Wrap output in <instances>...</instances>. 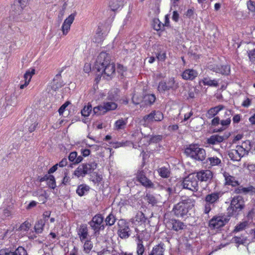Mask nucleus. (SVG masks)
Instances as JSON below:
<instances>
[{"instance_id":"obj_1","label":"nucleus","mask_w":255,"mask_h":255,"mask_svg":"<svg viewBox=\"0 0 255 255\" xmlns=\"http://www.w3.org/2000/svg\"><path fill=\"white\" fill-rule=\"evenodd\" d=\"M95 68L98 72L102 71L108 77L112 76L115 72V66L111 62L109 54L102 52L99 55L95 63Z\"/></svg>"},{"instance_id":"obj_2","label":"nucleus","mask_w":255,"mask_h":255,"mask_svg":"<svg viewBox=\"0 0 255 255\" xmlns=\"http://www.w3.org/2000/svg\"><path fill=\"white\" fill-rule=\"evenodd\" d=\"M195 200L187 197L175 204L172 209L174 215L177 218H186L190 215L189 211L195 206Z\"/></svg>"},{"instance_id":"obj_3","label":"nucleus","mask_w":255,"mask_h":255,"mask_svg":"<svg viewBox=\"0 0 255 255\" xmlns=\"http://www.w3.org/2000/svg\"><path fill=\"white\" fill-rule=\"evenodd\" d=\"M245 207L244 198L241 196H235L231 200L230 206L228 208L229 216L235 218L241 215Z\"/></svg>"},{"instance_id":"obj_4","label":"nucleus","mask_w":255,"mask_h":255,"mask_svg":"<svg viewBox=\"0 0 255 255\" xmlns=\"http://www.w3.org/2000/svg\"><path fill=\"white\" fill-rule=\"evenodd\" d=\"M185 154L199 161L204 160L206 157L205 150L196 144H190L185 149Z\"/></svg>"},{"instance_id":"obj_5","label":"nucleus","mask_w":255,"mask_h":255,"mask_svg":"<svg viewBox=\"0 0 255 255\" xmlns=\"http://www.w3.org/2000/svg\"><path fill=\"white\" fill-rule=\"evenodd\" d=\"M179 87L178 82H176L173 77L169 78L167 80H162L158 83L157 90L161 94L166 92L176 91Z\"/></svg>"},{"instance_id":"obj_6","label":"nucleus","mask_w":255,"mask_h":255,"mask_svg":"<svg viewBox=\"0 0 255 255\" xmlns=\"http://www.w3.org/2000/svg\"><path fill=\"white\" fill-rule=\"evenodd\" d=\"M104 216L101 214L95 215L92 220L88 222V224L94 231L95 236L100 234V231L104 230L105 225L104 224Z\"/></svg>"},{"instance_id":"obj_7","label":"nucleus","mask_w":255,"mask_h":255,"mask_svg":"<svg viewBox=\"0 0 255 255\" xmlns=\"http://www.w3.org/2000/svg\"><path fill=\"white\" fill-rule=\"evenodd\" d=\"M97 167V163L92 162L80 165L74 171V174L78 177H84L86 174L93 172Z\"/></svg>"},{"instance_id":"obj_8","label":"nucleus","mask_w":255,"mask_h":255,"mask_svg":"<svg viewBox=\"0 0 255 255\" xmlns=\"http://www.w3.org/2000/svg\"><path fill=\"white\" fill-rule=\"evenodd\" d=\"M118 235L122 239L128 238L131 234V230L129 228V223L125 220L121 219L118 223Z\"/></svg>"},{"instance_id":"obj_9","label":"nucleus","mask_w":255,"mask_h":255,"mask_svg":"<svg viewBox=\"0 0 255 255\" xmlns=\"http://www.w3.org/2000/svg\"><path fill=\"white\" fill-rule=\"evenodd\" d=\"M195 173L190 174L188 176L184 178L182 183L183 188L188 189L193 192L198 190L199 186Z\"/></svg>"},{"instance_id":"obj_10","label":"nucleus","mask_w":255,"mask_h":255,"mask_svg":"<svg viewBox=\"0 0 255 255\" xmlns=\"http://www.w3.org/2000/svg\"><path fill=\"white\" fill-rule=\"evenodd\" d=\"M147 169L140 168L136 173V180L140 182L142 185L147 188H152L154 186L153 183L149 180L147 176Z\"/></svg>"},{"instance_id":"obj_11","label":"nucleus","mask_w":255,"mask_h":255,"mask_svg":"<svg viewBox=\"0 0 255 255\" xmlns=\"http://www.w3.org/2000/svg\"><path fill=\"white\" fill-rule=\"evenodd\" d=\"M208 68L217 73L228 75L230 73V66L228 65L209 64Z\"/></svg>"},{"instance_id":"obj_12","label":"nucleus","mask_w":255,"mask_h":255,"mask_svg":"<svg viewBox=\"0 0 255 255\" xmlns=\"http://www.w3.org/2000/svg\"><path fill=\"white\" fill-rule=\"evenodd\" d=\"M164 118L163 113L160 111L153 110L151 112L143 118L145 122H160Z\"/></svg>"},{"instance_id":"obj_13","label":"nucleus","mask_w":255,"mask_h":255,"mask_svg":"<svg viewBox=\"0 0 255 255\" xmlns=\"http://www.w3.org/2000/svg\"><path fill=\"white\" fill-rule=\"evenodd\" d=\"M197 176L198 182H210L213 178V173L210 170H201L195 174Z\"/></svg>"},{"instance_id":"obj_14","label":"nucleus","mask_w":255,"mask_h":255,"mask_svg":"<svg viewBox=\"0 0 255 255\" xmlns=\"http://www.w3.org/2000/svg\"><path fill=\"white\" fill-rule=\"evenodd\" d=\"M167 224L169 228L171 229V230L176 232L182 230L186 227V225L183 222L175 219H170L167 222Z\"/></svg>"},{"instance_id":"obj_15","label":"nucleus","mask_w":255,"mask_h":255,"mask_svg":"<svg viewBox=\"0 0 255 255\" xmlns=\"http://www.w3.org/2000/svg\"><path fill=\"white\" fill-rule=\"evenodd\" d=\"M65 67H62L59 73L54 77L51 83V89L56 91L58 89L64 86V84L61 79V73L64 70Z\"/></svg>"},{"instance_id":"obj_16","label":"nucleus","mask_w":255,"mask_h":255,"mask_svg":"<svg viewBox=\"0 0 255 255\" xmlns=\"http://www.w3.org/2000/svg\"><path fill=\"white\" fill-rule=\"evenodd\" d=\"M223 193L219 192H214L207 195L205 198V201L214 205L215 204L219 201V199L222 196Z\"/></svg>"},{"instance_id":"obj_17","label":"nucleus","mask_w":255,"mask_h":255,"mask_svg":"<svg viewBox=\"0 0 255 255\" xmlns=\"http://www.w3.org/2000/svg\"><path fill=\"white\" fill-rule=\"evenodd\" d=\"M27 0H16L11 6L12 11L14 14H20L22 12L23 7L26 5Z\"/></svg>"},{"instance_id":"obj_18","label":"nucleus","mask_w":255,"mask_h":255,"mask_svg":"<svg viewBox=\"0 0 255 255\" xmlns=\"http://www.w3.org/2000/svg\"><path fill=\"white\" fill-rule=\"evenodd\" d=\"M75 15L70 14L64 21L62 26V30L64 35H66L70 30L71 24L73 23Z\"/></svg>"},{"instance_id":"obj_19","label":"nucleus","mask_w":255,"mask_h":255,"mask_svg":"<svg viewBox=\"0 0 255 255\" xmlns=\"http://www.w3.org/2000/svg\"><path fill=\"white\" fill-rule=\"evenodd\" d=\"M209 226L211 229H219L224 226L221 216H214L209 221Z\"/></svg>"},{"instance_id":"obj_20","label":"nucleus","mask_w":255,"mask_h":255,"mask_svg":"<svg viewBox=\"0 0 255 255\" xmlns=\"http://www.w3.org/2000/svg\"><path fill=\"white\" fill-rule=\"evenodd\" d=\"M227 137L219 135V134H213L207 139V143L209 145H215L223 142Z\"/></svg>"},{"instance_id":"obj_21","label":"nucleus","mask_w":255,"mask_h":255,"mask_svg":"<svg viewBox=\"0 0 255 255\" xmlns=\"http://www.w3.org/2000/svg\"><path fill=\"white\" fill-rule=\"evenodd\" d=\"M198 73L193 69H186L182 74V77L186 80H193L197 77Z\"/></svg>"},{"instance_id":"obj_22","label":"nucleus","mask_w":255,"mask_h":255,"mask_svg":"<svg viewBox=\"0 0 255 255\" xmlns=\"http://www.w3.org/2000/svg\"><path fill=\"white\" fill-rule=\"evenodd\" d=\"M78 235L80 238V241L82 242L88 239L89 235L87 225L82 224L80 226L78 231Z\"/></svg>"},{"instance_id":"obj_23","label":"nucleus","mask_w":255,"mask_h":255,"mask_svg":"<svg viewBox=\"0 0 255 255\" xmlns=\"http://www.w3.org/2000/svg\"><path fill=\"white\" fill-rule=\"evenodd\" d=\"M225 106L222 105H219L217 106L210 108L206 114V117L208 119H211L217 115L220 111L223 110Z\"/></svg>"},{"instance_id":"obj_24","label":"nucleus","mask_w":255,"mask_h":255,"mask_svg":"<svg viewBox=\"0 0 255 255\" xmlns=\"http://www.w3.org/2000/svg\"><path fill=\"white\" fill-rule=\"evenodd\" d=\"M223 175L225 177L226 185H231L233 187L239 185L238 181L236 180L235 177L230 175L229 173L225 172L223 173Z\"/></svg>"},{"instance_id":"obj_25","label":"nucleus","mask_w":255,"mask_h":255,"mask_svg":"<svg viewBox=\"0 0 255 255\" xmlns=\"http://www.w3.org/2000/svg\"><path fill=\"white\" fill-rule=\"evenodd\" d=\"M164 245L161 243L154 246L148 255H164Z\"/></svg>"},{"instance_id":"obj_26","label":"nucleus","mask_w":255,"mask_h":255,"mask_svg":"<svg viewBox=\"0 0 255 255\" xmlns=\"http://www.w3.org/2000/svg\"><path fill=\"white\" fill-rule=\"evenodd\" d=\"M136 254L137 255H143L145 252V248L143 245L142 239L140 237L139 235L136 237Z\"/></svg>"},{"instance_id":"obj_27","label":"nucleus","mask_w":255,"mask_h":255,"mask_svg":"<svg viewBox=\"0 0 255 255\" xmlns=\"http://www.w3.org/2000/svg\"><path fill=\"white\" fill-rule=\"evenodd\" d=\"M68 159L70 161L73 162V164H77L83 160V158L82 156H77V152L73 151L69 154Z\"/></svg>"},{"instance_id":"obj_28","label":"nucleus","mask_w":255,"mask_h":255,"mask_svg":"<svg viewBox=\"0 0 255 255\" xmlns=\"http://www.w3.org/2000/svg\"><path fill=\"white\" fill-rule=\"evenodd\" d=\"M124 0H110L109 7L112 11H116L123 5Z\"/></svg>"},{"instance_id":"obj_29","label":"nucleus","mask_w":255,"mask_h":255,"mask_svg":"<svg viewBox=\"0 0 255 255\" xmlns=\"http://www.w3.org/2000/svg\"><path fill=\"white\" fill-rule=\"evenodd\" d=\"M90 187L86 184H82L79 185L76 189V193L79 196L87 194L90 190Z\"/></svg>"},{"instance_id":"obj_30","label":"nucleus","mask_w":255,"mask_h":255,"mask_svg":"<svg viewBox=\"0 0 255 255\" xmlns=\"http://www.w3.org/2000/svg\"><path fill=\"white\" fill-rule=\"evenodd\" d=\"M249 141L247 140L244 143H242L241 145H237L236 146V150L238 153L241 155V156L243 157L244 155L248 154V150L247 149V147L245 146V144H247L248 143H249Z\"/></svg>"},{"instance_id":"obj_31","label":"nucleus","mask_w":255,"mask_h":255,"mask_svg":"<svg viewBox=\"0 0 255 255\" xmlns=\"http://www.w3.org/2000/svg\"><path fill=\"white\" fill-rule=\"evenodd\" d=\"M202 83L204 85L210 87H217L219 86L218 81L217 80H211L209 77H205L202 79Z\"/></svg>"},{"instance_id":"obj_32","label":"nucleus","mask_w":255,"mask_h":255,"mask_svg":"<svg viewBox=\"0 0 255 255\" xmlns=\"http://www.w3.org/2000/svg\"><path fill=\"white\" fill-rule=\"evenodd\" d=\"M231 122L230 118H227L226 120L220 121V124L222 127L219 128L214 129V132H221L228 128Z\"/></svg>"},{"instance_id":"obj_33","label":"nucleus","mask_w":255,"mask_h":255,"mask_svg":"<svg viewBox=\"0 0 255 255\" xmlns=\"http://www.w3.org/2000/svg\"><path fill=\"white\" fill-rule=\"evenodd\" d=\"M159 175L162 178H168L170 176V169L165 167H161L157 169Z\"/></svg>"},{"instance_id":"obj_34","label":"nucleus","mask_w":255,"mask_h":255,"mask_svg":"<svg viewBox=\"0 0 255 255\" xmlns=\"http://www.w3.org/2000/svg\"><path fill=\"white\" fill-rule=\"evenodd\" d=\"M228 155L231 160L234 161H239L241 160L242 157L237 152V150L232 149L229 151Z\"/></svg>"},{"instance_id":"obj_35","label":"nucleus","mask_w":255,"mask_h":255,"mask_svg":"<svg viewBox=\"0 0 255 255\" xmlns=\"http://www.w3.org/2000/svg\"><path fill=\"white\" fill-rule=\"evenodd\" d=\"M127 124V119L124 120L123 119H119L115 123V128L117 130L123 129Z\"/></svg>"},{"instance_id":"obj_36","label":"nucleus","mask_w":255,"mask_h":255,"mask_svg":"<svg viewBox=\"0 0 255 255\" xmlns=\"http://www.w3.org/2000/svg\"><path fill=\"white\" fill-rule=\"evenodd\" d=\"M117 218L113 212H111L105 219L106 225L111 226L115 223Z\"/></svg>"},{"instance_id":"obj_37","label":"nucleus","mask_w":255,"mask_h":255,"mask_svg":"<svg viewBox=\"0 0 255 255\" xmlns=\"http://www.w3.org/2000/svg\"><path fill=\"white\" fill-rule=\"evenodd\" d=\"M152 26L153 29L156 31H163L164 29L163 23H162L158 18H155L153 20Z\"/></svg>"},{"instance_id":"obj_38","label":"nucleus","mask_w":255,"mask_h":255,"mask_svg":"<svg viewBox=\"0 0 255 255\" xmlns=\"http://www.w3.org/2000/svg\"><path fill=\"white\" fill-rule=\"evenodd\" d=\"M45 222L42 220H39L35 224L34 226L35 232L37 233H41L43 231V227L45 225Z\"/></svg>"},{"instance_id":"obj_39","label":"nucleus","mask_w":255,"mask_h":255,"mask_svg":"<svg viewBox=\"0 0 255 255\" xmlns=\"http://www.w3.org/2000/svg\"><path fill=\"white\" fill-rule=\"evenodd\" d=\"M144 100L146 104L152 105L156 100L154 94H147L144 97Z\"/></svg>"},{"instance_id":"obj_40","label":"nucleus","mask_w":255,"mask_h":255,"mask_svg":"<svg viewBox=\"0 0 255 255\" xmlns=\"http://www.w3.org/2000/svg\"><path fill=\"white\" fill-rule=\"evenodd\" d=\"M104 108H105V112H107L111 110H115L117 108V105L115 102H109L104 103Z\"/></svg>"},{"instance_id":"obj_41","label":"nucleus","mask_w":255,"mask_h":255,"mask_svg":"<svg viewBox=\"0 0 255 255\" xmlns=\"http://www.w3.org/2000/svg\"><path fill=\"white\" fill-rule=\"evenodd\" d=\"M93 247V244L89 240L85 241L83 246V251L86 254H89Z\"/></svg>"},{"instance_id":"obj_42","label":"nucleus","mask_w":255,"mask_h":255,"mask_svg":"<svg viewBox=\"0 0 255 255\" xmlns=\"http://www.w3.org/2000/svg\"><path fill=\"white\" fill-rule=\"evenodd\" d=\"M207 162H209L212 166L221 165L222 163L221 159L217 157H209L207 159Z\"/></svg>"},{"instance_id":"obj_43","label":"nucleus","mask_w":255,"mask_h":255,"mask_svg":"<svg viewBox=\"0 0 255 255\" xmlns=\"http://www.w3.org/2000/svg\"><path fill=\"white\" fill-rule=\"evenodd\" d=\"M35 70L33 68H31L26 71V72L24 75V79L25 82L28 81V84L29 83V82L31 80L32 75L35 74Z\"/></svg>"},{"instance_id":"obj_44","label":"nucleus","mask_w":255,"mask_h":255,"mask_svg":"<svg viewBox=\"0 0 255 255\" xmlns=\"http://www.w3.org/2000/svg\"><path fill=\"white\" fill-rule=\"evenodd\" d=\"M105 109L103 106L100 105L97 107H95L93 108V113L94 115L97 116L104 115L106 113L105 112Z\"/></svg>"},{"instance_id":"obj_45","label":"nucleus","mask_w":255,"mask_h":255,"mask_svg":"<svg viewBox=\"0 0 255 255\" xmlns=\"http://www.w3.org/2000/svg\"><path fill=\"white\" fill-rule=\"evenodd\" d=\"M92 110V107L91 105L89 104L88 105L85 106L81 110V114L84 117H88L91 113Z\"/></svg>"},{"instance_id":"obj_46","label":"nucleus","mask_w":255,"mask_h":255,"mask_svg":"<svg viewBox=\"0 0 255 255\" xmlns=\"http://www.w3.org/2000/svg\"><path fill=\"white\" fill-rule=\"evenodd\" d=\"M10 255H27L26 250L22 247H18L14 252H11Z\"/></svg>"},{"instance_id":"obj_47","label":"nucleus","mask_w":255,"mask_h":255,"mask_svg":"<svg viewBox=\"0 0 255 255\" xmlns=\"http://www.w3.org/2000/svg\"><path fill=\"white\" fill-rule=\"evenodd\" d=\"M146 220L147 218L145 217L144 214L141 212H138L135 217V221L138 223H145Z\"/></svg>"},{"instance_id":"obj_48","label":"nucleus","mask_w":255,"mask_h":255,"mask_svg":"<svg viewBox=\"0 0 255 255\" xmlns=\"http://www.w3.org/2000/svg\"><path fill=\"white\" fill-rule=\"evenodd\" d=\"M145 199L147 202L152 206L155 205L157 202L155 197L153 195L149 193L146 194Z\"/></svg>"},{"instance_id":"obj_49","label":"nucleus","mask_w":255,"mask_h":255,"mask_svg":"<svg viewBox=\"0 0 255 255\" xmlns=\"http://www.w3.org/2000/svg\"><path fill=\"white\" fill-rule=\"evenodd\" d=\"M47 182V184L50 188L54 189L56 187L55 179L53 175H51Z\"/></svg>"},{"instance_id":"obj_50","label":"nucleus","mask_w":255,"mask_h":255,"mask_svg":"<svg viewBox=\"0 0 255 255\" xmlns=\"http://www.w3.org/2000/svg\"><path fill=\"white\" fill-rule=\"evenodd\" d=\"M163 138V136L162 135H151L150 139V143H158L161 141Z\"/></svg>"},{"instance_id":"obj_51","label":"nucleus","mask_w":255,"mask_h":255,"mask_svg":"<svg viewBox=\"0 0 255 255\" xmlns=\"http://www.w3.org/2000/svg\"><path fill=\"white\" fill-rule=\"evenodd\" d=\"M31 227V224L28 221H25L19 227L18 230L20 231H27Z\"/></svg>"},{"instance_id":"obj_52","label":"nucleus","mask_w":255,"mask_h":255,"mask_svg":"<svg viewBox=\"0 0 255 255\" xmlns=\"http://www.w3.org/2000/svg\"><path fill=\"white\" fill-rule=\"evenodd\" d=\"M250 61L252 64H255V49L248 51Z\"/></svg>"},{"instance_id":"obj_53","label":"nucleus","mask_w":255,"mask_h":255,"mask_svg":"<svg viewBox=\"0 0 255 255\" xmlns=\"http://www.w3.org/2000/svg\"><path fill=\"white\" fill-rule=\"evenodd\" d=\"M243 190L245 194H247L248 193L253 194L255 193V187L252 185H250L248 187H244Z\"/></svg>"},{"instance_id":"obj_54","label":"nucleus","mask_w":255,"mask_h":255,"mask_svg":"<svg viewBox=\"0 0 255 255\" xmlns=\"http://www.w3.org/2000/svg\"><path fill=\"white\" fill-rule=\"evenodd\" d=\"M247 225V223L246 222H244L241 223L239 224H238L235 227V228L234 230V232H240L241 231L243 230L244 229H245Z\"/></svg>"},{"instance_id":"obj_55","label":"nucleus","mask_w":255,"mask_h":255,"mask_svg":"<svg viewBox=\"0 0 255 255\" xmlns=\"http://www.w3.org/2000/svg\"><path fill=\"white\" fill-rule=\"evenodd\" d=\"M233 240H234V242L236 244H238L239 245H243L246 241V239H243L242 238V237H238L235 236L233 238Z\"/></svg>"},{"instance_id":"obj_56","label":"nucleus","mask_w":255,"mask_h":255,"mask_svg":"<svg viewBox=\"0 0 255 255\" xmlns=\"http://www.w3.org/2000/svg\"><path fill=\"white\" fill-rule=\"evenodd\" d=\"M213 207H214V205L213 204H210L208 202H206L204 208V213L205 214H208L211 210L212 208Z\"/></svg>"},{"instance_id":"obj_57","label":"nucleus","mask_w":255,"mask_h":255,"mask_svg":"<svg viewBox=\"0 0 255 255\" xmlns=\"http://www.w3.org/2000/svg\"><path fill=\"white\" fill-rule=\"evenodd\" d=\"M69 104H70V102L69 101H67L60 107V108L58 110V112H59L60 115H62L63 114L66 108Z\"/></svg>"},{"instance_id":"obj_58","label":"nucleus","mask_w":255,"mask_h":255,"mask_svg":"<svg viewBox=\"0 0 255 255\" xmlns=\"http://www.w3.org/2000/svg\"><path fill=\"white\" fill-rule=\"evenodd\" d=\"M248 9L251 11H255V1L249 0L247 2Z\"/></svg>"},{"instance_id":"obj_59","label":"nucleus","mask_w":255,"mask_h":255,"mask_svg":"<svg viewBox=\"0 0 255 255\" xmlns=\"http://www.w3.org/2000/svg\"><path fill=\"white\" fill-rule=\"evenodd\" d=\"M70 181V177L67 176L66 173H65V176L63 178L62 181L61 182V185H66L67 184L69 183Z\"/></svg>"},{"instance_id":"obj_60","label":"nucleus","mask_w":255,"mask_h":255,"mask_svg":"<svg viewBox=\"0 0 255 255\" xmlns=\"http://www.w3.org/2000/svg\"><path fill=\"white\" fill-rule=\"evenodd\" d=\"M220 123V118L218 117L214 118L211 121V125L212 126L216 127L219 125Z\"/></svg>"},{"instance_id":"obj_61","label":"nucleus","mask_w":255,"mask_h":255,"mask_svg":"<svg viewBox=\"0 0 255 255\" xmlns=\"http://www.w3.org/2000/svg\"><path fill=\"white\" fill-rule=\"evenodd\" d=\"M11 252L9 249H3L0 250V255H10Z\"/></svg>"},{"instance_id":"obj_62","label":"nucleus","mask_w":255,"mask_h":255,"mask_svg":"<svg viewBox=\"0 0 255 255\" xmlns=\"http://www.w3.org/2000/svg\"><path fill=\"white\" fill-rule=\"evenodd\" d=\"M179 15L178 12L176 10H174L173 12V15L172 16V19L175 22H177L179 20Z\"/></svg>"},{"instance_id":"obj_63","label":"nucleus","mask_w":255,"mask_h":255,"mask_svg":"<svg viewBox=\"0 0 255 255\" xmlns=\"http://www.w3.org/2000/svg\"><path fill=\"white\" fill-rule=\"evenodd\" d=\"M156 58L158 60L164 61L166 58V54L165 53H158L156 55Z\"/></svg>"},{"instance_id":"obj_64","label":"nucleus","mask_w":255,"mask_h":255,"mask_svg":"<svg viewBox=\"0 0 255 255\" xmlns=\"http://www.w3.org/2000/svg\"><path fill=\"white\" fill-rule=\"evenodd\" d=\"M51 214V211H45L43 214V217L44 218V221L45 222H46V221L48 220V218H49Z\"/></svg>"}]
</instances>
